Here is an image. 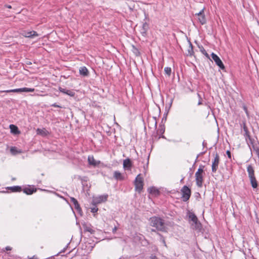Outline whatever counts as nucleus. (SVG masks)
Segmentation results:
<instances>
[{
  "mask_svg": "<svg viewBox=\"0 0 259 259\" xmlns=\"http://www.w3.org/2000/svg\"><path fill=\"white\" fill-rule=\"evenodd\" d=\"M151 225L160 231H164V223L161 219L157 217L151 218Z\"/></svg>",
  "mask_w": 259,
  "mask_h": 259,
  "instance_id": "nucleus-1",
  "label": "nucleus"
},
{
  "mask_svg": "<svg viewBox=\"0 0 259 259\" xmlns=\"http://www.w3.org/2000/svg\"><path fill=\"white\" fill-rule=\"evenodd\" d=\"M188 216L193 228L196 230H200L201 228V224L199 222L197 217L193 213L191 212H189Z\"/></svg>",
  "mask_w": 259,
  "mask_h": 259,
  "instance_id": "nucleus-2",
  "label": "nucleus"
},
{
  "mask_svg": "<svg viewBox=\"0 0 259 259\" xmlns=\"http://www.w3.org/2000/svg\"><path fill=\"white\" fill-rule=\"evenodd\" d=\"M203 169L200 167L195 174L196 185L199 187H201L203 182Z\"/></svg>",
  "mask_w": 259,
  "mask_h": 259,
  "instance_id": "nucleus-3",
  "label": "nucleus"
},
{
  "mask_svg": "<svg viewBox=\"0 0 259 259\" xmlns=\"http://www.w3.org/2000/svg\"><path fill=\"white\" fill-rule=\"evenodd\" d=\"M135 189L139 193L141 192L143 187V179L141 175H138L135 181Z\"/></svg>",
  "mask_w": 259,
  "mask_h": 259,
  "instance_id": "nucleus-4",
  "label": "nucleus"
},
{
  "mask_svg": "<svg viewBox=\"0 0 259 259\" xmlns=\"http://www.w3.org/2000/svg\"><path fill=\"white\" fill-rule=\"evenodd\" d=\"M108 196V195L105 194V195L94 197L93 198L92 204L93 205H96V204L102 203V202H106L107 200Z\"/></svg>",
  "mask_w": 259,
  "mask_h": 259,
  "instance_id": "nucleus-5",
  "label": "nucleus"
},
{
  "mask_svg": "<svg viewBox=\"0 0 259 259\" xmlns=\"http://www.w3.org/2000/svg\"><path fill=\"white\" fill-rule=\"evenodd\" d=\"M211 58L214 61L215 64L222 69H225V66L220 59V58L214 53H212L211 54Z\"/></svg>",
  "mask_w": 259,
  "mask_h": 259,
  "instance_id": "nucleus-6",
  "label": "nucleus"
},
{
  "mask_svg": "<svg viewBox=\"0 0 259 259\" xmlns=\"http://www.w3.org/2000/svg\"><path fill=\"white\" fill-rule=\"evenodd\" d=\"M183 198L184 201H187L189 199L191 194L190 190L187 187L184 186L182 189Z\"/></svg>",
  "mask_w": 259,
  "mask_h": 259,
  "instance_id": "nucleus-7",
  "label": "nucleus"
},
{
  "mask_svg": "<svg viewBox=\"0 0 259 259\" xmlns=\"http://www.w3.org/2000/svg\"><path fill=\"white\" fill-rule=\"evenodd\" d=\"M219 160V156L216 154L212 164V171L214 172H215L218 169Z\"/></svg>",
  "mask_w": 259,
  "mask_h": 259,
  "instance_id": "nucleus-8",
  "label": "nucleus"
},
{
  "mask_svg": "<svg viewBox=\"0 0 259 259\" xmlns=\"http://www.w3.org/2000/svg\"><path fill=\"white\" fill-rule=\"evenodd\" d=\"M149 29V25L148 24L145 22H144L142 26V28L140 29V33L144 37H145L147 34V32Z\"/></svg>",
  "mask_w": 259,
  "mask_h": 259,
  "instance_id": "nucleus-9",
  "label": "nucleus"
},
{
  "mask_svg": "<svg viewBox=\"0 0 259 259\" xmlns=\"http://www.w3.org/2000/svg\"><path fill=\"white\" fill-rule=\"evenodd\" d=\"M132 163L129 158L125 159L123 162V167L125 170H131Z\"/></svg>",
  "mask_w": 259,
  "mask_h": 259,
  "instance_id": "nucleus-10",
  "label": "nucleus"
},
{
  "mask_svg": "<svg viewBox=\"0 0 259 259\" xmlns=\"http://www.w3.org/2000/svg\"><path fill=\"white\" fill-rule=\"evenodd\" d=\"M59 90L60 92L66 94L70 97H73L75 95V93L71 90L64 89L61 87L59 88Z\"/></svg>",
  "mask_w": 259,
  "mask_h": 259,
  "instance_id": "nucleus-11",
  "label": "nucleus"
},
{
  "mask_svg": "<svg viewBox=\"0 0 259 259\" xmlns=\"http://www.w3.org/2000/svg\"><path fill=\"white\" fill-rule=\"evenodd\" d=\"M23 35L26 37H31L33 36H37L38 34L36 32L34 31H25L22 33Z\"/></svg>",
  "mask_w": 259,
  "mask_h": 259,
  "instance_id": "nucleus-12",
  "label": "nucleus"
},
{
  "mask_svg": "<svg viewBox=\"0 0 259 259\" xmlns=\"http://www.w3.org/2000/svg\"><path fill=\"white\" fill-rule=\"evenodd\" d=\"M88 162L90 165L96 166L99 163V161L95 160L93 156H89L88 157Z\"/></svg>",
  "mask_w": 259,
  "mask_h": 259,
  "instance_id": "nucleus-13",
  "label": "nucleus"
},
{
  "mask_svg": "<svg viewBox=\"0 0 259 259\" xmlns=\"http://www.w3.org/2000/svg\"><path fill=\"white\" fill-rule=\"evenodd\" d=\"M79 73L83 76H87L89 75V71L85 67H81L79 68Z\"/></svg>",
  "mask_w": 259,
  "mask_h": 259,
  "instance_id": "nucleus-14",
  "label": "nucleus"
},
{
  "mask_svg": "<svg viewBox=\"0 0 259 259\" xmlns=\"http://www.w3.org/2000/svg\"><path fill=\"white\" fill-rule=\"evenodd\" d=\"M36 133L38 135L45 136L48 134L49 132L45 128H37L36 130Z\"/></svg>",
  "mask_w": 259,
  "mask_h": 259,
  "instance_id": "nucleus-15",
  "label": "nucleus"
},
{
  "mask_svg": "<svg viewBox=\"0 0 259 259\" xmlns=\"http://www.w3.org/2000/svg\"><path fill=\"white\" fill-rule=\"evenodd\" d=\"M247 172L248 173L249 178L254 177V170L251 165L247 166Z\"/></svg>",
  "mask_w": 259,
  "mask_h": 259,
  "instance_id": "nucleus-16",
  "label": "nucleus"
},
{
  "mask_svg": "<svg viewBox=\"0 0 259 259\" xmlns=\"http://www.w3.org/2000/svg\"><path fill=\"white\" fill-rule=\"evenodd\" d=\"M114 177L116 180H122L124 179L122 174L118 171H115L114 172Z\"/></svg>",
  "mask_w": 259,
  "mask_h": 259,
  "instance_id": "nucleus-17",
  "label": "nucleus"
},
{
  "mask_svg": "<svg viewBox=\"0 0 259 259\" xmlns=\"http://www.w3.org/2000/svg\"><path fill=\"white\" fill-rule=\"evenodd\" d=\"M10 128L12 133L15 134H18L20 133L19 131H18V127L14 125L11 124L10 125Z\"/></svg>",
  "mask_w": 259,
  "mask_h": 259,
  "instance_id": "nucleus-18",
  "label": "nucleus"
},
{
  "mask_svg": "<svg viewBox=\"0 0 259 259\" xmlns=\"http://www.w3.org/2000/svg\"><path fill=\"white\" fill-rule=\"evenodd\" d=\"M249 179L252 187L253 188H256L257 187V183L255 177L249 178Z\"/></svg>",
  "mask_w": 259,
  "mask_h": 259,
  "instance_id": "nucleus-19",
  "label": "nucleus"
},
{
  "mask_svg": "<svg viewBox=\"0 0 259 259\" xmlns=\"http://www.w3.org/2000/svg\"><path fill=\"white\" fill-rule=\"evenodd\" d=\"M71 201L73 203V204L74 205V207L76 209H77L78 210H80L79 205L76 199H75L73 197H72V198H71Z\"/></svg>",
  "mask_w": 259,
  "mask_h": 259,
  "instance_id": "nucleus-20",
  "label": "nucleus"
},
{
  "mask_svg": "<svg viewBox=\"0 0 259 259\" xmlns=\"http://www.w3.org/2000/svg\"><path fill=\"white\" fill-rule=\"evenodd\" d=\"M1 92H6V93H21L22 92L21 88L16 89L13 90H7L4 91H1Z\"/></svg>",
  "mask_w": 259,
  "mask_h": 259,
  "instance_id": "nucleus-21",
  "label": "nucleus"
},
{
  "mask_svg": "<svg viewBox=\"0 0 259 259\" xmlns=\"http://www.w3.org/2000/svg\"><path fill=\"white\" fill-rule=\"evenodd\" d=\"M149 191L150 193L154 194L155 195H157L159 193L158 190L154 187L149 188Z\"/></svg>",
  "mask_w": 259,
  "mask_h": 259,
  "instance_id": "nucleus-22",
  "label": "nucleus"
},
{
  "mask_svg": "<svg viewBox=\"0 0 259 259\" xmlns=\"http://www.w3.org/2000/svg\"><path fill=\"white\" fill-rule=\"evenodd\" d=\"M36 190H34L33 189H31V188H25L24 190V193H25L26 194H28V195H30V194H32L34 192H35Z\"/></svg>",
  "mask_w": 259,
  "mask_h": 259,
  "instance_id": "nucleus-23",
  "label": "nucleus"
},
{
  "mask_svg": "<svg viewBox=\"0 0 259 259\" xmlns=\"http://www.w3.org/2000/svg\"><path fill=\"white\" fill-rule=\"evenodd\" d=\"M22 92H33L34 91V89L23 88H21Z\"/></svg>",
  "mask_w": 259,
  "mask_h": 259,
  "instance_id": "nucleus-24",
  "label": "nucleus"
},
{
  "mask_svg": "<svg viewBox=\"0 0 259 259\" xmlns=\"http://www.w3.org/2000/svg\"><path fill=\"white\" fill-rule=\"evenodd\" d=\"M171 68L170 67H165L164 68V72L167 75L170 76L171 74Z\"/></svg>",
  "mask_w": 259,
  "mask_h": 259,
  "instance_id": "nucleus-25",
  "label": "nucleus"
},
{
  "mask_svg": "<svg viewBox=\"0 0 259 259\" xmlns=\"http://www.w3.org/2000/svg\"><path fill=\"white\" fill-rule=\"evenodd\" d=\"M189 49L188 50V53L187 55H192V53H193V51H192V46L191 44H189Z\"/></svg>",
  "mask_w": 259,
  "mask_h": 259,
  "instance_id": "nucleus-26",
  "label": "nucleus"
},
{
  "mask_svg": "<svg viewBox=\"0 0 259 259\" xmlns=\"http://www.w3.org/2000/svg\"><path fill=\"white\" fill-rule=\"evenodd\" d=\"M198 20L202 24H203L206 22L205 17H198Z\"/></svg>",
  "mask_w": 259,
  "mask_h": 259,
  "instance_id": "nucleus-27",
  "label": "nucleus"
},
{
  "mask_svg": "<svg viewBox=\"0 0 259 259\" xmlns=\"http://www.w3.org/2000/svg\"><path fill=\"white\" fill-rule=\"evenodd\" d=\"M12 153L15 154L17 153V149L15 147H12L10 149Z\"/></svg>",
  "mask_w": 259,
  "mask_h": 259,
  "instance_id": "nucleus-28",
  "label": "nucleus"
},
{
  "mask_svg": "<svg viewBox=\"0 0 259 259\" xmlns=\"http://www.w3.org/2000/svg\"><path fill=\"white\" fill-rule=\"evenodd\" d=\"M98 210V208H97L96 207H95L92 208L91 211L93 213H95V212H97Z\"/></svg>",
  "mask_w": 259,
  "mask_h": 259,
  "instance_id": "nucleus-29",
  "label": "nucleus"
},
{
  "mask_svg": "<svg viewBox=\"0 0 259 259\" xmlns=\"http://www.w3.org/2000/svg\"><path fill=\"white\" fill-rule=\"evenodd\" d=\"M86 231H88V232H91V233H93L94 232V231L92 229L90 228H87L85 229Z\"/></svg>",
  "mask_w": 259,
  "mask_h": 259,
  "instance_id": "nucleus-30",
  "label": "nucleus"
},
{
  "mask_svg": "<svg viewBox=\"0 0 259 259\" xmlns=\"http://www.w3.org/2000/svg\"><path fill=\"white\" fill-rule=\"evenodd\" d=\"M203 13V9H202L199 13H196L195 15H198V16L202 15Z\"/></svg>",
  "mask_w": 259,
  "mask_h": 259,
  "instance_id": "nucleus-31",
  "label": "nucleus"
},
{
  "mask_svg": "<svg viewBox=\"0 0 259 259\" xmlns=\"http://www.w3.org/2000/svg\"><path fill=\"white\" fill-rule=\"evenodd\" d=\"M203 53L205 55V56L207 57L208 58H209V56L208 55V54L206 52V51L205 50H204L203 52Z\"/></svg>",
  "mask_w": 259,
  "mask_h": 259,
  "instance_id": "nucleus-32",
  "label": "nucleus"
},
{
  "mask_svg": "<svg viewBox=\"0 0 259 259\" xmlns=\"http://www.w3.org/2000/svg\"><path fill=\"white\" fill-rule=\"evenodd\" d=\"M52 106L53 107H59V108H61V107L57 104H56V103L55 104H53L52 105Z\"/></svg>",
  "mask_w": 259,
  "mask_h": 259,
  "instance_id": "nucleus-33",
  "label": "nucleus"
},
{
  "mask_svg": "<svg viewBox=\"0 0 259 259\" xmlns=\"http://www.w3.org/2000/svg\"><path fill=\"white\" fill-rule=\"evenodd\" d=\"M117 228L116 227H115L113 230H112V232L113 233H115L116 232V231H117Z\"/></svg>",
  "mask_w": 259,
  "mask_h": 259,
  "instance_id": "nucleus-34",
  "label": "nucleus"
},
{
  "mask_svg": "<svg viewBox=\"0 0 259 259\" xmlns=\"http://www.w3.org/2000/svg\"><path fill=\"white\" fill-rule=\"evenodd\" d=\"M150 259H157V257L155 256L152 255L150 257Z\"/></svg>",
  "mask_w": 259,
  "mask_h": 259,
  "instance_id": "nucleus-35",
  "label": "nucleus"
},
{
  "mask_svg": "<svg viewBox=\"0 0 259 259\" xmlns=\"http://www.w3.org/2000/svg\"><path fill=\"white\" fill-rule=\"evenodd\" d=\"M227 154H228V155L229 157H230H230H231V153H230V152L229 151H228L227 152Z\"/></svg>",
  "mask_w": 259,
  "mask_h": 259,
  "instance_id": "nucleus-36",
  "label": "nucleus"
},
{
  "mask_svg": "<svg viewBox=\"0 0 259 259\" xmlns=\"http://www.w3.org/2000/svg\"><path fill=\"white\" fill-rule=\"evenodd\" d=\"M13 189L14 190H17V189H20V187H15L13 188Z\"/></svg>",
  "mask_w": 259,
  "mask_h": 259,
  "instance_id": "nucleus-37",
  "label": "nucleus"
},
{
  "mask_svg": "<svg viewBox=\"0 0 259 259\" xmlns=\"http://www.w3.org/2000/svg\"><path fill=\"white\" fill-rule=\"evenodd\" d=\"M6 249L7 250H11V248L10 247H9V246H8V247H7L6 248Z\"/></svg>",
  "mask_w": 259,
  "mask_h": 259,
  "instance_id": "nucleus-38",
  "label": "nucleus"
},
{
  "mask_svg": "<svg viewBox=\"0 0 259 259\" xmlns=\"http://www.w3.org/2000/svg\"><path fill=\"white\" fill-rule=\"evenodd\" d=\"M6 7L9 8V9L12 8L11 6H10V5H6Z\"/></svg>",
  "mask_w": 259,
  "mask_h": 259,
  "instance_id": "nucleus-39",
  "label": "nucleus"
},
{
  "mask_svg": "<svg viewBox=\"0 0 259 259\" xmlns=\"http://www.w3.org/2000/svg\"><path fill=\"white\" fill-rule=\"evenodd\" d=\"M202 103H201V100H200L198 103V105H201Z\"/></svg>",
  "mask_w": 259,
  "mask_h": 259,
  "instance_id": "nucleus-40",
  "label": "nucleus"
},
{
  "mask_svg": "<svg viewBox=\"0 0 259 259\" xmlns=\"http://www.w3.org/2000/svg\"><path fill=\"white\" fill-rule=\"evenodd\" d=\"M163 243H164V245L165 246V245H166V244H165V241H164V240H163Z\"/></svg>",
  "mask_w": 259,
  "mask_h": 259,
  "instance_id": "nucleus-41",
  "label": "nucleus"
}]
</instances>
